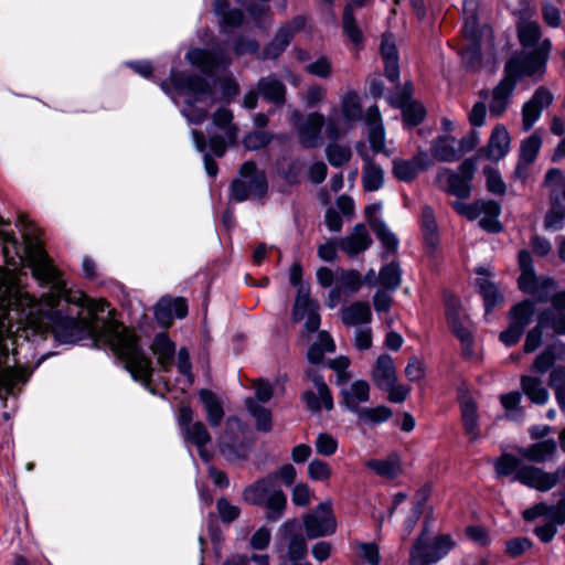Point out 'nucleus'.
Returning <instances> with one entry per match:
<instances>
[{
	"label": "nucleus",
	"mask_w": 565,
	"mask_h": 565,
	"mask_svg": "<svg viewBox=\"0 0 565 565\" xmlns=\"http://www.w3.org/2000/svg\"><path fill=\"white\" fill-rule=\"evenodd\" d=\"M24 238V254L33 276L52 284L54 291L35 300L17 281V276L0 269V398L2 392L13 393L15 384L25 381V372L15 358L19 340L53 333L60 342L74 343L89 338L97 347H108L125 362L131 376L148 384L152 375L149 358L140 349L132 331L108 319L97 324L98 313L108 307L105 300H94L79 290H68L57 270L43 250L41 242L32 237L34 228L20 217Z\"/></svg>",
	"instance_id": "obj_1"
},
{
	"label": "nucleus",
	"mask_w": 565,
	"mask_h": 565,
	"mask_svg": "<svg viewBox=\"0 0 565 565\" xmlns=\"http://www.w3.org/2000/svg\"><path fill=\"white\" fill-rule=\"evenodd\" d=\"M494 469L498 477L513 476L514 481L541 492L553 489L565 473L562 468L548 472L539 467L525 465L520 458L510 454L499 457Z\"/></svg>",
	"instance_id": "obj_2"
},
{
	"label": "nucleus",
	"mask_w": 565,
	"mask_h": 565,
	"mask_svg": "<svg viewBox=\"0 0 565 565\" xmlns=\"http://www.w3.org/2000/svg\"><path fill=\"white\" fill-rule=\"evenodd\" d=\"M173 87L185 96L186 106L183 115L192 124H201L207 116V109L213 105L214 98L210 85L199 76L183 78L179 74H171Z\"/></svg>",
	"instance_id": "obj_3"
},
{
	"label": "nucleus",
	"mask_w": 565,
	"mask_h": 565,
	"mask_svg": "<svg viewBox=\"0 0 565 565\" xmlns=\"http://www.w3.org/2000/svg\"><path fill=\"white\" fill-rule=\"evenodd\" d=\"M551 51V42L542 41L531 52H516L505 63L504 77L512 81L514 85L522 77H531L534 82L543 79L546 73V62Z\"/></svg>",
	"instance_id": "obj_4"
},
{
	"label": "nucleus",
	"mask_w": 565,
	"mask_h": 565,
	"mask_svg": "<svg viewBox=\"0 0 565 565\" xmlns=\"http://www.w3.org/2000/svg\"><path fill=\"white\" fill-rule=\"evenodd\" d=\"M478 8V0H465L463 13L466 21L462 32L470 44L463 49L462 58L467 65L476 67L480 64V50L482 45L492 46L493 34L488 25L479 28L477 22L476 11Z\"/></svg>",
	"instance_id": "obj_5"
},
{
	"label": "nucleus",
	"mask_w": 565,
	"mask_h": 565,
	"mask_svg": "<svg viewBox=\"0 0 565 565\" xmlns=\"http://www.w3.org/2000/svg\"><path fill=\"white\" fill-rule=\"evenodd\" d=\"M243 498L250 504L265 507L266 519L270 522L279 520L287 505L285 493L276 488L271 477L263 478L248 486L243 492Z\"/></svg>",
	"instance_id": "obj_6"
},
{
	"label": "nucleus",
	"mask_w": 565,
	"mask_h": 565,
	"mask_svg": "<svg viewBox=\"0 0 565 565\" xmlns=\"http://www.w3.org/2000/svg\"><path fill=\"white\" fill-rule=\"evenodd\" d=\"M544 185L548 189L550 201L544 226L559 231L565 221V174L559 169H550L545 174Z\"/></svg>",
	"instance_id": "obj_7"
},
{
	"label": "nucleus",
	"mask_w": 565,
	"mask_h": 565,
	"mask_svg": "<svg viewBox=\"0 0 565 565\" xmlns=\"http://www.w3.org/2000/svg\"><path fill=\"white\" fill-rule=\"evenodd\" d=\"M362 105L360 95L348 90L341 98L340 107L333 108L329 115L327 131L330 138H337L349 130L354 122L362 119Z\"/></svg>",
	"instance_id": "obj_8"
},
{
	"label": "nucleus",
	"mask_w": 565,
	"mask_h": 565,
	"mask_svg": "<svg viewBox=\"0 0 565 565\" xmlns=\"http://www.w3.org/2000/svg\"><path fill=\"white\" fill-rule=\"evenodd\" d=\"M242 180H235L231 186V198L237 202L252 198H262L267 191L264 172L258 171L252 161L245 162L239 170Z\"/></svg>",
	"instance_id": "obj_9"
},
{
	"label": "nucleus",
	"mask_w": 565,
	"mask_h": 565,
	"mask_svg": "<svg viewBox=\"0 0 565 565\" xmlns=\"http://www.w3.org/2000/svg\"><path fill=\"white\" fill-rule=\"evenodd\" d=\"M303 526L309 539L332 535L337 530L332 502L330 500L321 502L307 513L303 518Z\"/></svg>",
	"instance_id": "obj_10"
},
{
	"label": "nucleus",
	"mask_w": 565,
	"mask_h": 565,
	"mask_svg": "<svg viewBox=\"0 0 565 565\" xmlns=\"http://www.w3.org/2000/svg\"><path fill=\"white\" fill-rule=\"evenodd\" d=\"M455 210L469 220L479 218L480 226L488 232H499L501 225L498 221L500 206L494 201H478L473 204L455 202Z\"/></svg>",
	"instance_id": "obj_11"
},
{
	"label": "nucleus",
	"mask_w": 565,
	"mask_h": 565,
	"mask_svg": "<svg viewBox=\"0 0 565 565\" xmlns=\"http://www.w3.org/2000/svg\"><path fill=\"white\" fill-rule=\"evenodd\" d=\"M475 171L476 164L473 160L467 159L460 164L459 173H455L449 169H441L437 173L436 182L449 193L458 198H466L470 193V181L473 178Z\"/></svg>",
	"instance_id": "obj_12"
},
{
	"label": "nucleus",
	"mask_w": 565,
	"mask_h": 565,
	"mask_svg": "<svg viewBox=\"0 0 565 565\" xmlns=\"http://www.w3.org/2000/svg\"><path fill=\"white\" fill-rule=\"evenodd\" d=\"M350 374L342 373L337 376V385L340 386L341 404L355 414L362 408L360 405L370 401L371 386L365 380L349 382Z\"/></svg>",
	"instance_id": "obj_13"
},
{
	"label": "nucleus",
	"mask_w": 565,
	"mask_h": 565,
	"mask_svg": "<svg viewBox=\"0 0 565 565\" xmlns=\"http://www.w3.org/2000/svg\"><path fill=\"white\" fill-rule=\"evenodd\" d=\"M363 284L364 279L358 270L339 268L337 270L335 285L328 295L327 306L330 309L335 308L342 297L355 295Z\"/></svg>",
	"instance_id": "obj_14"
},
{
	"label": "nucleus",
	"mask_w": 565,
	"mask_h": 565,
	"mask_svg": "<svg viewBox=\"0 0 565 565\" xmlns=\"http://www.w3.org/2000/svg\"><path fill=\"white\" fill-rule=\"evenodd\" d=\"M533 312L534 303L532 301L526 300L515 305L510 312L509 328L501 332L500 341L507 347L514 345L530 323Z\"/></svg>",
	"instance_id": "obj_15"
},
{
	"label": "nucleus",
	"mask_w": 565,
	"mask_h": 565,
	"mask_svg": "<svg viewBox=\"0 0 565 565\" xmlns=\"http://www.w3.org/2000/svg\"><path fill=\"white\" fill-rule=\"evenodd\" d=\"M451 546L452 542L448 536H441L434 545H427L423 533L411 552V563L413 565L435 563L444 557Z\"/></svg>",
	"instance_id": "obj_16"
},
{
	"label": "nucleus",
	"mask_w": 565,
	"mask_h": 565,
	"mask_svg": "<svg viewBox=\"0 0 565 565\" xmlns=\"http://www.w3.org/2000/svg\"><path fill=\"white\" fill-rule=\"evenodd\" d=\"M319 306L310 299L309 289L300 287L292 309V320L298 322L306 319V330L315 332L320 326V316L318 313Z\"/></svg>",
	"instance_id": "obj_17"
},
{
	"label": "nucleus",
	"mask_w": 565,
	"mask_h": 565,
	"mask_svg": "<svg viewBox=\"0 0 565 565\" xmlns=\"http://www.w3.org/2000/svg\"><path fill=\"white\" fill-rule=\"evenodd\" d=\"M232 120L233 114L226 108L217 109L213 116V124L218 128L225 129L226 137V140L221 136H212L210 138V148L217 157H222L225 153L227 142L234 143L237 138L238 129L232 125Z\"/></svg>",
	"instance_id": "obj_18"
},
{
	"label": "nucleus",
	"mask_w": 565,
	"mask_h": 565,
	"mask_svg": "<svg viewBox=\"0 0 565 565\" xmlns=\"http://www.w3.org/2000/svg\"><path fill=\"white\" fill-rule=\"evenodd\" d=\"M552 92L540 86L522 107V129L530 130L540 119L542 111L553 103Z\"/></svg>",
	"instance_id": "obj_19"
},
{
	"label": "nucleus",
	"mask_w": 565,
	"mask_h": 565,
	"mask_svg": "<svg viewBox=\"0 0 565 565\" xmlns=\"http://www.w3.org/2000/svg\"><path fill=\"white\" fill-rule=\"evenodd\" d=\"M307 375L312 381L317 392L308 390L303 393L302 398L306 406L312 412H319L322 408L331 411L333 408V397L323 379L311 371Z\"/></svg>",
	"instance_id": "obj_20"
},
{
	"label": "nucleus",
	"mask_w": 565,
	"mask_h": 565,
	"mask_svg": "<svg viewBox=\"0 0 565 565\" xmlns=\"http://www.w3.org/2000/svg\"><path fill=\"white\" fill-rule=\"evenodd\" d=\"M413 94L412 85H406L401 93L391 99L392 104L402 109L403 118L406 125L417 126L426 115L422 104L411 100Z\"/></svg>",
	"instance_id": "obj_21"
},
{
	"label": "nucleus",
	"mask_w": 565,
	"mask_h": 565,
	"mask_svg": "<svg viewBox=\"0 0 565 565\" xmlns=\"http://www.w3.org/2000/svg\"><path fill=\"white\" fill-rule=\"evenodd\" d=\"M305 22L306 21L302 17H297L286 25L281 26L277 31L273 41L265 49V57L276 58L279 56L289 45L294 35L303 29Z\"/></svg>",
	"instance_id": "obj_22"
},
{
	"label": "nucleus",
	"mask_w": 565,
	"mask_h": 565,
	"mask_svg": "<svg viewBox=\"0 0 565 565\" xmlns=\"http://www.w3.org/2000/svg\"><path fill=\"white\" fill-rule=\"evenodd\" d=\"M551 301V308L540 315L539 324L565 334V291L555 294Z\"/></svg>",
	"instance_id": "obj_23"
},
{
	"label": "nucleus",
	"mask_w": 565,
	"mask_h": 565,
	"mask_svg": "<svg viewBox=\"0 0 565 565\" xmlns=\"http://www.w3.org/2000/svg\"><path fill=\"white\" fill-rule=\"evenodd\" d=\"M433 164L427 152H418L411 160L396 159L393 163L394 175L404 182L414 180L420 171L428 169Z\"/></svg>",
	"instance_id": "obj_24"
},
{
	"label": "nucleus",
	"mask_w": 565,
	"mask_h": 565,
	"mask_svg": "<svg viewBox=\"0 0 565 565\" xmlns=\"http://www.w3.org/2000/svg\"><path fill=\"white\" fill-rule=\"evenodd\" d=\"M188 313V306L183 298H162L154 307V317L162 327H169L173 317L182 319Z\"/></svg>",
	"instance_id": "obj_25"
},
{
	"label": "nucleus",
	"mask_w": 565,
	"mask_h": 565,
	"mask_svg": "<svg viewBox=\"0 0 565 565\" xmlns=\"http://www.w3.org/2000/svg\"><path fill=\"white\" fill-rule=\"evenodd\" d=\"M372 243V238L363 224H356L352 232L339 241V248L350 257H354L366 250Z\"/></svg>",
	"instance_id": "obj_26"
},
{
	"label": "nucleus",
	"mask_w": 565,
	"mask_h": 565,
	"mask_svg": "<svg viewBox=\"0 0 565 565\" xmlns=\"http://www.w3.org/2000/svg\"><path fill=\"white\" fill-rule=\"evenodd\" d=\"M519 455L530 462L543 463L554 460L557 444L554 439H544L519 449Z\"/></svg>",
	"instance_id": "obj_27"
},
{
	"label": "nucleus",
	"mask_w": 565,
	"mask_h": 565,
	"mask_svg": "<svg viewBox=\"0 0 565 565\" xmlns=\"http://www.w3.org/2000/svg\"><path fill=\"white\" fill-rule=\"evenodd\" d=\"M340 318L347 327L369 324L372 321V310L366 301H353L343 306L340 310Z\"/></svg>",
	"instance_id": "obj_28"
},
{
	"label": "nucleus",
	"mask_w": 565,
	"mask_h": 565,
	"mask_svg": "<svg viewBox=\"0 0 565 565\" xmlns=\"http://www.w3.org/2000/svg\"><path fill=\"white\" fill-rule=\"evenodd\" d=\"M371 379L381 391L393 382H396V369L393 359L388 354L377 356L371 371Z\"/></svg>",
	"instance_id": "obj_29"
},
{
	"label": "nucleus",
	"mask_w": 565,
	"mask_h": 565,
	"mask_svg": "<svg viewBox=\"0 0 565 565\" xmlns=\"http://www.w3.org/2000/svg\"><path fill=\"white\" fill-rule=\"evenodd\" d=\"M186 58L192 65L207 74L214 73L220 65H226L228 63L223 53H211L200 49L190 50L186 53Z\"/></svg>",
	"instance_id": "obj_30"
},
{
	"label": "nucleus",
	"mask_w": 565,
	"mask_h": 565,
	"mask_svg": "<svg viewBox=\"0 0 565 565\" xmlns=\"http://www.w3.org/2000/svg\"><path fill=\"white\" fill-rule=\"evenodd\" d=\"M324 124V116L319 113H311L298 127V137L306 147H316L320 143V132Z\"/></svg>",
	"instance_id": "obj_31"
},
{
	"label": "nucleus",
	"mask_w": 565,
	"mask_h": 565,
	"mask_svg": "<svg viewBox=\"0 0 565 565\" xmlns=\"http://www.w3.org/2000/svg\"><path fill=\"white\" fill-rule=\"evenodd\" d=\"M525 521H534L540 516H547L554 520L557 524L565 523V497L561 498L556 504L548 505L544 502H540L522 513Z\"/></svg>",
	"instance_id": "obj_32"
},
{
	"label": "nucleus",
	"mask_w": 565,
	"mask_h": 565,
	"mask_svg": "<svg viewBox=\"0 0 565 565\" xmlns=\"http://www.w3.org/2000/svg\"><path fill=\"white\" fill-rule=\"evenodd\" d=\"M365 122L369 126V140L375 152L385 151V132L377 106H370L365 113Z\"/></svg>",
	"instance_id": "obj_33"
},
{
	"label": "nucleus",
	"mask_w": 565,
	"mask_h": 565,
	"mask_svg": "<svg viewBox=\"0 0 565 565\" xmlns=\"http://www.w3.org/2000/svg\"><path fill=\"white\" fill-rule=\"evenodd\" d=\"M510 143L511 138L508 129L503 125H497L487 145L488 159L494 161L502 159L509 152Z\"/></svg>",
	"instance_id": "obj_34"
},
{
	"label": "nucleus",
	"mask_w": 565,
	"mask_h": 565,
	"mask_svg": "<svg viewBox=\"0 0 565 565\" xmlns=\"http://www.w3.org/2000/svg\"><path fill=\"white\" fill-rule=\"evenodd\" d=\"M479 277L476 279V285L483 297L486 311L489 312L494 306L503 301V296L498 290L497 286L488 279V270L480 267L477 269Z\"/></svg>",
	"instance_id": "obj_35"
},
{
	"label": "nucleus",
	"mask_w": 565,
	"mask_h": 565,
	"mask_svg": "<svg viewBox=\"0 0 565 565\" xmlns=\"http://www.w3.org/2000/svg\"><path fill=\"white\" fill-rule=\"evenodd\" d=\"M151 350L161 369L163 371L170 370L175 353V345L166 333H159L156 335L151 344Z\"/></svg>",
	"instance_id": "obj_36"
},
{
	"label": "nucleus",
	"mask_w": 565,
	"mask_h": 565,
	"mask_svg": "<svg viewBox=\"0 0 565 565\" xmlns=\"http://www.w3.org/2000/svg\"><path fill=\"white\" fill-rule=\"evenodd\" d=\"M461 419L471 441L479 437L478 415L476 402L470 396H462L460 399Z\"/></svg>",
	"instance_id": "obj_37"
},
{
	"label": "nucleus",
	"mask_w": 565,
	"mask_h": 565,
	"mask_svg": "<svg viewBox=\"0 0 565 565\" xmlns=\"http://www.w3.org/2000/svg\"><path fill=\"white\" fill-rule=\"evenodd\" d=\"M365 466L377 476L394 479L402 472V463L398 455L392 454L383 459H370Z\"/></svg>",
	"instance_id": "obj_38"
},
{
	"label": "nucleus",
	"mask_w": 565,
	"mask_h": 565,
	"mask_svg": "<svg viewBox=\"0 0 565 565\" xmlns=\"http://www.w3.org/2000/svg\"><path fill=\"white\" fill-rule=\"evenodd\" d=\"M259 93L263 97L275 105L281 106L285 103L286 87L275 76L269 75L263 77L257 84Z\"/></svg>",
	"instance_id": "obj_39"
},
{
	"label": "nucleus",
	"mask_w": 565,
	"mask_h": 565,
	"mask_svg": "<svg viewBox=\"0 0 565 565\" xmlns=\"http://www.w3.org/2000/svg\"><path fill=\"white\" fill-rule=\"evenodd\" d=\"M514 88L515 85L512 81L503 76L492 93V99L490 102V111L492 115L500 116L505 111Z\"/></svg>",
	"instance_id": "obj_40"
},
{
	"label": "nucleus",
	"mask_w": 565,
	"mask_h": 565,
	"mask_svg": "<svg viewBox=\"0 0 565 565\" xmlns=\"http://www.w3.org/2000/svg\"><path fill=\"white\" fill-rule=\"evenodd\" d=\"M381 54L384 61L386 77L396 82L399 76L398 56L394 41L391 36L385 35L381 44Z\"/></svg>",
	"instance_id": "obj_41"
},
{
	"label": "nucleus",
	"mask_w": 565,
	"mask_h": 565,
	"mask_svg": "<svg viewBox=\"0 0 565 565\" xmlns=\"http://www.w3.org/2000/svg\"><path fill=\"white\" fill-rule=\"evenodd\" d=\"M456 140L450 136H439L434 139L430 146L431 156L443 162H452L459 158L455 147Z\"/></svg>",
	"instance_id": "obj_42"
},
{
	"label": "nucleus",
	"mask_w": 565,
	"mask_h": 565,
	"mask_svg": "<svg viewBox=\"0 0 565 565\" xmlns=\"http://www.w3.org/2000/svg\"><path fill=\"white\" fill-rule=\"evenodd\" d=\"M521 388L523 393L534 404L544 405L547 403L550 398L548 391L545 388L543 382L539 377L531 375H522Z\"/></svg>",
	"instance_id": "obj_43"
},
{
	"label": "nucleus",
	"mask_w": 565,
	"mask_h": 565,
	"mask_svg": "<svg viewBox=\"0 0 565 565\" xmlns=\"http://www.w3.org/2000/svg\"><path fill=\"white\" fill-rule=\"evenodd\" d=\"M542 146L540 135L533 134L526 138L521 145L520 161L515 170V174L522 177L526 166L534 162Z\"/></svg>",
	"instance_id": "obj_44"
},
{
	"label": "nucleus",
	"mask_w": 565,
	"mask_h": 565,
	"mask_svg": "<svg viewBox=\"0 0 565 565\" xmlns=\"http://www.w3.org/2000/svg\"><path fill=\"white\" fill-rule=\"evenodd\" d=\"M184 438L186 443L195 445L199 449L200 456L207 461L209 455L204 449V446L210 441V434L202 422H195L192 425L183 429Z\"/></svg>",
	"instance_id": "obj_45"
},
{
	"label": "nucleus",
	"mask_w": 565,
	"mask_h": 565,
	"mask_svg": "<svg viewBox=\"0 0 565 565\" xmlns=\"http://www.w3.org/2000/svg\"><path fill=\"white\" fill-rule=\"evenodd\" d=\"M200 401L206 412V418L211 426H218L223 419L224 411L216 395L207 390L199 393Z\"/></svg>",
	"instance_id": "obj_46"
},
{
	"label": "nucleus",
	"mask_w": 565,
	"mask_h": 565,
	"mask_svg": "<svg viewBox=\"0 0 565 565\" xmlns=\"http://www.w3.org/2000/svg\"><path fill=\"white\" fill-rule=\"evenodd\" d=\"M362 183L363 188L366 191H377L382 189L384 184L383 169L375 162L365 159V164L363 167L362 174Z\"/></svg>",
	"instance_id": "obj_47"
},
{
	"label": "nucleus",
	"mask_w": 565,
	"mask_h": 565,
	"mask_svg": "<svg viewBox=\"0 0 565 565\" xmlns=\"http://www.w3.org/2000/svg\"><path fill=\"white\" fill-rule=\"evenodd\" d=\"M393 415L390 407L385 405H379L376 407H362L356 416L360 422L370 425H379L387 422Z\"/></svg>",
	"instance_id": "obj_48"
},
{
	"label": "nucleus",
	"mask_w": 565,
	"mask_h": 565,
	"mask_svg": "<svg viewBox=\"0 0 565 565\" xmlns=\"http://www.w3.org/2000/svg\"><path fill=\"white\" fill-rule=\"evenodd\" d=\"M548 385L555 392V398L559 408L565 412V366L558 365L552 370Z\"/></svg>",
	"instance_id": "obj_49"
},
{
	"label": "nucleus",
	"mask_w": 565,
	"mask_h": 565,
	"mask_svg": "<svg viewBox=\"0 0 565 565\" xmlns=\"http://www.w3.org/2000/svg\"><path fill=\"white\" fill-rule=\"evenodd\" d=\"M519 39L523 47H534L541 36L540 25L535 21H522L519 24Z\"/></svg>",
	"instance_id": "obj_50"
},
{
	"label": "nucleus",
	"mask_w": 565,
	"mask_h": 565,
	"mask_svg": "<svg viewBox=\"0 0 565 565\" xmlns=\"http://www.w3.org/2000/svg\"><path fill=\"white\" fill-rule=\"evenodd\" d=\"M215 13L221 17L222 28H234L241 24L243 14L239 10H227L226 0H215Z\"/></svg>",
	"instance_id": "obj_51"
},
{
	"label": "nucleus",
	"mask_w": 565,
	"mask_h": 565,
	"mask_svg": "<svg viewBox=\"0 0 565 565\" xmlns=\"http://www.w3.org/2000/svg\"><path fill=\"white\" fill-rule=\"evenodd\" d=\"M245 404L249 413L256 418L257 428L263 431H269L271 429L270 411L258 405L253 398H247Z\"/></svg>",
	"instance_id": "obj_52"
},
{
	"label": "nucleus",
	"mask_w": 565,
	"mask_h": 565,
	"mask_svg": "<svg viewBox=\"0 0 565 565\" xmlns=\"http://www.w3.org/2000/svg\"><path fill=\"white\" fill-rule=\"evenodd\" d=\"M379 278L386 289L395 290L401 285V270L395 263H391L381 269Z\"/></svg>",
	"instance_id": "obj_53"
},
{
	"label": "nucleus",
	"mask_w": 565,
	"mask_h": 565,
	"mask_svg": "<svg viewBox=\"0 0 565 565\" xmlns=\"http://www.w3.org/2000/svg\"><path fill=\"white\" fill-rule=\"evenodd\" d=\"M307 472L313 481L328 482L332 476V468L321 459H313L309 462Z\"/></svg>",
	"instance_id": "obj_54"
},
{
	"label": "nucleus",
	"mask_w": 565,
	"mask_h": 565,
	"mask_svg": "<svg viewBox=\"0 0 565 565\" xmlns=\"http://www.w3.org/2000/svg\"><path fill=\"white\" fill-rule=\"evenodd\" d=\"M315 447L318 455L330 457L338 450V440L328 433H320L316 438Z\"/></svg>",
	"instance_id": "obj_55"
},
{
	"label": "nucleus",
	"mask_w": 565,
	"mask_h": 565,
	"mask_svg": "<svg viewBox=\"0 0 565 565\" xmlns=\"http://www.w3.org/2000/svg\"><path fill=\"white\" fill-rule=\"evenodd\" d=\"M422 225L426 241L431 246L437 243V226L431 209L425 207L422 212Z\"/></svg>",
	"instance_id": "obj_56"
},
{
	"label": "nucleus",
	"mask_w": 565,
	"mask_h": 565,
	"mask_svg": "<svg viewBox=\"0 0 565 565\" xmlns=\"http://www.w3.org/2000/svg\"><path fill=\"white\" fill-rule=\"evenodd\" d=\"M343 30L353 43L360 44L362 42V32L353 18L351 6H347L343 13Z\"/></svg>",
	"instance_id": "obj_57"
},
{
	"label": "nucleus",
	"mask_w": 565,
	"mask_h": 565,
	"mask_svg": "<svg viewBox=\"0 0 565 565\" xmlns=\"http://www.w3.org/2000/svg\"><path fill=\"white\" fill-rule=\"evenodd\" d=\"M327 157L332 166L340 167L349 161L351 157V150L345 146L330 145L327 148Z\"/></svg>",
	"instance_id": "obj_58"
},
{
	"label": "nucleus",
	"mask_w": 565,
	"mask_h": 565,
	"mask_svg": "<svg viewBox=\"0 0 565 565\" xmlns=\"http://www.w3.org/2000/svg\"><path fill=\"white\" fill-rule=\"evenodd\" d=\"M178 369L184 380L182 383V390L190 387L192 384L191 363L186 349L181 348L178 352Z\"/></svg>",
	"instance_id": "obj_59"
},
{
	"label": "nucleus",
	"mask_w": 565,
	"mask_h": 565,
	"mask_svg": "<svg viewBox=\"0 0 565 565\" xmlns=\"http://www.w3.org/2000/svg\"><path fill=\"white\" fill-rule=\"evenodd\" d=\"M306 71L320 78H328L332 74V64L328 57L321 56L317 61L308 64Z\"/></svg>",
	"instance_id": "obj_60"
},
{
	"label": "nucleus",
	"mask_w": 565,
	"mask_h": 565,
	"mask_svg": "<svg viewBox=\"0 0 565 565\" xmlns=\"http://www.w3.org/2000/svg\"><path fill=\"white\" fill-rule=\"evenodd\" d=\"M483 173L487 178V189L494 194H503L505 192V183L499 172L491 168H484Z\"/></svg>",
	"instance_id": "obj_61"
},
{
	"label": "nucleus",
	"mask_w": 565,
	"mask_h": 565,
	"mask_svg": "<svg viewBox=\"0 0 565 565\" xmlns=\"http://www.w3.org/2000/svg\"><path fill=\"white\" fill-rule=\"evenodd\" d=\"M313 498V492L306 483H297L292 489L291 500L295 505L306 507Z\"/></svg>",
	"instance_id": "obj_62"
},
{
	"label": "nucleus",
	"mask_w": 565,
	"mask_h": 565,
	"mask_svg": "<svg viewBox=\"0 0 565 565\" xmlns=\"http://www.w3.org/2000/svg\"><path fill=\"white\" fill-rule=\"evenodd\" d=\"M359 557L366 562L370 565H379L380 564V552L379 547L374 543H363L360 544L356 551Z\"/></svg>",
	"instance_id": "obj_63"
},
{
	"label": "nucleus",
	"mask_w": 565,
	"mask_h": 565,
	"mask_svg": "<svg viewBox=\"0 0 565 565\" xmlns=\"http://www.w3.org/2000/svg\"><path fill=\"white\" fill-rule=\"evenodd\" d=\"M532 543L526 537H513L505 543V553L511 557H519L530 550Z\"/></svg>",
	"instance_id": "obj_64"
}]
</instances>
